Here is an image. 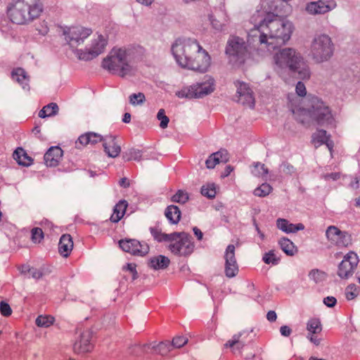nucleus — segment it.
Wrapping results in <instances>:
<instances>
[{
    "mask_svg": "<svg viewBox=\"0 0 360 360\" xmlns=\"http://www.w3.org/2000/svg\"><path fill=\"white\" fill-rule=\"evenodd\" d=\"M14 159L19 165L23 166H30L32 163V159L30 157L25 150L22 148H18L13 153Z\"/></svg>",
    "mask_w": 360,
    "mask_h": 360,
    "instance_id": "cd10ccee",
    "label": "nucleus"
},
{
    "mask_svg": "<svg viewBox=\"0 0 360 360\" xmlns=\"http://www.w3.org/2000/svg\"><path fill=\"white\" fill-rule=\"evenodd\" d=\"M266 318L269 321H275L277 316L274 311H269L266 314Z\"/></svg>",
    "mask_w": 360,
    "mask_h": 360,
    "instance_id": "bf43d9fd",
    "label": "nucleus"
},
{
    "mask_svg": "<svg viewBox=\"0 0 360 360\" xmlns=\"http://www.w3.org/2000/svg\"><path fill=\"white\" fill-rule=\"evenodd\" d=\"M165 216L172 224H177L181 219V212L176 205H169L165 210Z\"/></svg>",
    "mask_w": 360,
    "mask_h": 360,
    "instance_id": "c85d7f7f",
    "label": "nucleus"
},
{
    "mask_svg": "<svg viewBox=\"0 0 360 360\" xmlns=\"http://www.w3.org/2000/svg\"><path fill=\"white\" fill-rule=\"evenodd\" d=\"M239 342V338H233V340H229L225 345L226 348H233L236 344Z\"/></svg>",
    "mask_w": 360,
    "mask_h": 360,
    "instance_id": "4d7b16f0",
    "label": "nucleus"
},
{
    "mask_svg": "<svg viewBox=\"0 0 360 360\" xmlns=\"http://www.w3.org/2000/svg\"><path fill=\"white\" fill-rule=\"evenodd\" d=\"M309 360H326V359H319V358H317V357L311 356V357L309 358Z\"/></svg>",
    "mask_w": 360,
    "mask_h": 360,
    "instance_id": "774afa93",
    "label": "nucleus"
},
{
    "mask_svg": "<svg viewBox=\"0 0 360 360\" xmlns=\"http://www.w3.org/2000/svg\"><path fill=\"white\" fill-rule=\"evenodd\" d=\"M307 330L309 333V340L316 345H319L321 338L319 335L322 330V326L319 319L313 318L307 323Z\"/></svg>",
    "mask_w": 360,
    "mask_h": 360,
    "instance_id": "6ab92c4d",
    "label": "nucleus"
},
{
    "mask_svg": "<svg viewBox=\"0 0 360 360\" xmlns=\"http://www.w3.org/2000/svg\"><path fill=\"white\" fill-rule=\"evenodd\" d=\"M119 184L122 188H127L130 186V181L129 179L124 177L120 179Z\"/></svg>",
    "mask_w": 360,
    "mask_h": 360,
    "instance_id": "13d9d810",
    "label": "nucleus"
},
{
    "mask_svg": "<svg viewBox=\"0 0 360 360\" xmlns=\"http://www.w3.org/2000/svg\"><path fill=\"white\" fill-rule=\"evenodd\" d=\"M125 157L128 161L140 160L141 159L142 154L139 150L131 149L126 153Z\"/></svg>",
    "mask_w": 360,
    "mask_h": 360,
    "instance_id": "49530a36",
    "label": "nucleus"
},
{
    "mask_svg": "<svg viewBox=\"0 0 360 360\" xmlns=\"http://www.w3.org/2000/svg\"><path fill=\"white\" fill-rule=\"evenodd\" d=\"M236 87V98L237 101L244 105L250 107L253 106L255 103V98L253 92L248 84L237 81L235 83Z\"/></svg>",
    "mask_w": 360,
    "mask_h": 360,
    "instance_id": "dca6fc26",
    "label": "nucleus"
},
{
    "mask_svg": "<svg viewBox=\"0 0 360 360\" xmlns=\"http://www.w3.org/2000/svg\"><path fill=\"white\" fill-rule=\"evenodd\" d=\"M272 190L271 186L268 184H262L254 191V194L258 197L268 195Z\"/></svg>",
    "mask_w": 360,
    "mask_h": 360,
    "instance_id": "4c0bfd02",
    "label": "nucleus"
},
{
    "mask_svg": "<svg viewBox=\"0 0 360 360\" xmlns=\"http://www.w3.org/2000/svg\"><path fill=\"white\" fill-rule=\"evenodd\" d=\"M63 33L70 46L77 52V50L87 42L92 34V31L82 26H73L64 30Z\"/></svg>",
    "mask_w": 360,
    "mask_h": 360,
    "instance_id": "9d476101",
    "label": "nucleus"
},
{
    "mask_svg": "<svg viewBox=\"0 0 360 360\" xmlns=\"http://www.w3.org/2000/svg\"><path fill=\"white\" fill-rule=\"evenodd\" d=\"M151 234H152L153 237L154 238V239L159 243L169 242L170 244V243H172V241L174 238L173 233L171 234H167L165 233H162L161 231H158V229H154L151 230Z\"/></svg>",
    "mask_w": 360,
    "mask_h": 360,
    "instance_id": "473e14b6",
    "label": "nucleus"
},
{
    "mask_svg": "<svg viewBox=\"0 0 360 360\" xmlns=\"http://www.w3.org/2000/svg\"><path fill=\"white\" fill-rule=\"evenodd\" d=\"M32 240L35 243H40L44 239V232L41 229L35 227L32 229Z\"/></svg>",
    "mask_w": 360,
    "mask_h": 360,
    "instance_id": "37998d69",
    "label": "nucleus"
},
{
    "mask_svg": "<svg viewBox=\"0 0 360 360\" xmlns=\"http://www.w3.org/2000/svg\"><path fill=\"white\" fill-rule=\"evenodd\" d=\"M360 292V288L354 283L349 284L345 289V296L347 300L356 298Z\"/></svg>",
    "mask_w": 360,
    "mask_h": 360,
    "instance_id": "c9c22d12",
    "label": "nucleus"
},
{
    "mask_svg": "<svg viewBox=\"0 0 360 360\" xmlns=\"http://www.w3.org/2000/svg\"><path fill=\"white\" fill-rule=\"evenodd\" d=\"M127 207L128 203L126 200L119 201L114 207L113 212L110 218V221L116 223L121 220L125 214Z\"/></svg>",
    "mask_w": 360,
    "mask_h": 360,
    "instance_id": "a878e982",
    "label": "nucleus"
},
{
    "mask_svg": "<svg viewBox=\"0 0 360 360\" xmlns=\"http://www.w3.org/2000/svg\"><path fill=\"white\" fill-rule=\"evenodd\" d=\"M238 266L236 261L226 262L225 272L228 277H233L238 273Z\"/></svg>",
    "mask_w": 360,
    "mask_h": 360,
    "instance_id": "ea45409f",
    "label": "nucleus"
},
{
    "mask_svg": "<svg viewBox=\"0 0 360 360\" xmlns=\"http://www.w3.org/2000/svg\"><path fill=\"white\" fill-rule=\"evenodd\" d=\"M123 122L125 123H129L131 121V115L129 112H126L124 115Z\"/></svg>",
    "mask_w": 360,
    "mask_h": 360,
    "instance_id": "e2e57ef3",
    "label": "nucleus"
},
{
    "mask_svg": "<svg viewBox=\"0 0 360 360\" xmlns=\"http://www.w3.org/2000/svg\"><path fill=\"white\" fill-rule=\"evenodd\" d=\"M148 264L151 268L159 270L167 268L170 264V260L165 256L158 255L152 257Z\"/></svg>",
    "mask_w": 360,
    "mask_h": 360,
    "instance_id": "bb28decb",
    "label": "nucleus"
},
{
    "mask_svg": "<svg viewBox=\"0 0 360 360\" xmlns=\"http://www.w3.org/2000/svg\"><path fill=\"white\" fill-rule=\"evenodd\" d=\"M359 262L357 255L351 251L348 252L343 258L338 266V274L342 278H347L351 276Z\"/></svg>",
    "mask_w": 360,
    "mask_h": 360,
    "instance_id": "2eb2a0df",
    "label": "nucleus"
},
{
    "mask_svg": "<svg viewBox=\"0 0 360 360\" xmlns=\"http://www.w3.org/2000/svg\"><path fill=\"white\" fill-rule=\"evenodd\" d=\"M335 6L336 4L333 1L324 2L319 0L309 3L307 5L306 9L309 13L313 15L323 14L335 8Z\"/></svg>",
    "mask_w": 360,
    "mask_h": 360,
    "instance_id": "a211bd4d",
    "label": "nucleus"
},
{
    "mask_svg": "<svg viewBox=\"0 0 360 360\" xmlns=\"http://www.w3.org/2000/svg\"><path fill=\"white\" fill-rule=\"evenodd\" d=\"M330 141V136L327 134L326 131L325 130H317L315 133H314L311 136V143L316 148H319V146L326 144L329 150H332L331 143Z\"/></svg>",
    "mask_w": 360,
    "mask_h": 360,
    "instance_id": "4be33fe9",
    "label": "nucleus"
},
{
    "mask_svg": "<svg viewBox=\"0 0 360 360\" xmlns=\"http://www.w3.org/2000/svg\"><path fill=\"white\" fill-rule=\"evenodd\" d=\"M226 53L232 63L238 68L243 66L250 58V52L245 41L238 37H233L229 40Z\"/></svg>",
    "mask_w": 360,
    "mask_h": 360,
    "instance_id": "423d86ee",
    "label": "nucleus"
},
{
    "mask_svg": "<svg viewBox=\"0 0 360 360\" xmlns=\"http://www.w3.org/2000/svg\"><path fill=\"white\" fill-rule=\"evenodd\" d=\"M43 12L44 6L39 0L31 5L24 1L17 0L9 6L6 13L13 24L22 25L39 18Z\"/></svg>",
    "mask_w": 360,
    "mask_h": 360,
    "instance_id": "7ed1b4c3",
    "label": "nucleus"
},
{
    "mask_svg": "<svg viewBox=\"0 0 360 360\" xmlns=\"http://www.w3.org/2000/svg\"><path fill=\"white\" fill-rule=\"evenodd\" d=\"M279 244L282 250L289 256H293L297 252V248L294 245L293 243L288 238H282Z\"/></svg>",
    "mask_w": 360,
    "mask_h": 360,
    "instance_id": "c756f323",
    "label": "nucleus"
},
{
    "mask_svg": "<svg viewBox=\"0 0 360 360\" xmlns=\"http://www.w3.org/2000/svg\"><path fill=\"white\" fill-rule=\"evenodd\" d=\"M229 154L226 150H219L211 154L205 162L208 169H213L217 165L226 163L229 161Z\"/></svg>",
    "mask_w": 360,
    "mask_h": 360,
    "instance_id": "412c9836",
    "label": "nucleus"
},
{
    "mask_svg": "<svg viewBox=\"0 0 360 360\" xmlns=\"http://www.w3.org/2000/svg\"><path fill=\"white\" fill-rule=\"evenodd\" d=\"M107 39L101 34H91L87 42L77 50L79 59L91 60L103 53L107 46Z\"/></svg>",
    "mask_w": 360,
    "mask_h": 360,
    "instance_id": "0eeeda50",
    "label": "nucleus"
},
{
    "mask_svg": "<svg viewBox=\"0 0 360 360\" xmlns=\"http://www.w3.org/2000/svg\"><path fill=\"white\" fill-rule=\"evenodd\" d=\"M0 312L4 316H9L12 314V309L8 303L1 301L0 302Z\"/></svg>",
    "mask_w": 360,
    "mask_h": 360,
    "instance_id": "8fccbe9b",
    "label": "nucleus"
},
{
    "mask_svg": "<svg viewBox=\"0 0 360 360\" xmlns=\"http://www.w3.org/2000/svg\"><path fill=\"white\" fill-rule=\"evenodd\" d=\"M303 111L307 112L309 116L319 125L327 124L332 118L328 107L319 101L313 104L311 108L307 110H303Z\"/></svg>",
    "mask_w": 360,
    "mask_h": 360,
    "instance_id": "ddd939ff",
    "label": "nucleus"
},
{
    "mask_svg": "<svg viewBox=\"0 0 360 360\" xmlns=\"http://www.w3.org/2000/svg\"><path fill=\"white\" fill-rule=\"evenodd\" d=\"M102 138L100 135L95 133H87L82 135L79 138V141L82 145H87L89 143H96L101 141Z\"/></svg>",
    "mask_w": 360,
    "mask_h": 360,
    "instance_id": "7c9ffc66",
    "label": "nucleus"
},
{
    "mask_svg": "<svg viewBox=\"0 0 360 360\" xmlns=\"http://www.w3.org/2000/svg\"><path fill=\"white\" fill-rule=\"evenodd\" d=\"M201 193L208 198H214L217 194L215 185L214 184H207L202 186L201 188Z\"/></svg>",
    "mask_w": 360,
    "mask_h": 360,
    "instance_id": "e433bc0d",
    "label": "nucleus"
},
{
    "mask_svg": "<svg viewBox=\"0 0 360 360\" xmlns=\"http://www.w3.org/2000/svg\"><path fill=\"white\" fill-rule=\"evenodd\" d=\"M139 2H141L143 4H150L153 0H138Z\"/></svg>",
    "mask_w": 360,
    "mask_h": 360,
    "instance_id": "338daca9",
    "label": "nucleus"
},
{
    "mask_svg": "<svg viewBox=\"0 0 360 360\" xmlns=\"http://www.w3.org/2000/svg\"><path fill=\"white\" fill-rule=\"evenodd\" d=\"M126 269L134 274L136 272V264H127Z\"/></svg>",
    "mask_w": 360,
    "mask_h": 360,
    "instance_id": "680f3d73",
    "label": "nucleus"
},
{
    "mask_svg": "<svg viewBox=\"0 0 360 360\" xmlns=\"http://www.w3.org/2000/svg\"><path fill=\"white\" fill-rule=\"evenodd\" d=\"M281 333L285 337H288L291 333V329L288 326H283L281 327Z\"/></svg>",
    "mask_w": 360,
    "mask_h": 360,
    "instance_id": "6e6d98bb",
    "label": "nucleus"
},
{
    "mask_svg": "<svg viewBox=\"0 0 360 360\" xmlns=\"http://www.w3.org/2000/svg\"><path fill=\"white\" fill-rule=\"evenodd\" d=\"M252 173L255 176L258 177L266 176L269 173L268 168L265 167L264 164L257 162L254 165V169L252 170Z\"/></svg>",
    "mask_w": 360,
    "mask_h": 360,
    "instance_id": "a19ab883",
    "label": "nucleus"
},
{
    "mask_svg": "<svg viewBox=\"0 0 360 360\" xmlns=\"http://www.w3.org/2000/svg\"><path fill=\"white\" fill-rule=\"evenodd\" d=\"M101 66L112 74L124 77L129 67L126 51L120 48L112 49L108 56L103 59Z\"/></svg>",
    "mask_w": 360,
    "mask_h": 360,
    "instance_id": "39448f33",
    "label": "nucleus"
},
{
    "mask_svg": "<svg viewBox=\"0 0 360 360\" xmlns=\"http://www.w3.org/2000/svg\"><path fill=\"white\" fill-rule=\"evenodd\" d=\"M122 250L135 256L143 257L149 252V246L135 239H122L119 241Z\"/></svg>",
    "mask_w": 360,
    "mask_h": 360,
    "instance_id": "4468645a",
    "label": "nucleus"
},
{
    "mask_svg": "<svg viewBox=\"0 0 360 360\" xmlns=\"http://www.w3.org/2000/svg\"><path fill=\"white\" fill-rule=\"evenodd\" d=\"M214 90V81L208 77L204 82L197 83L179 92V96L186 98H198L206 96Z\"/></svg>",
    "mask_w": 360,
    "mask_h": 360,
    "instance_id": "9b49d317",
    "label": "nucleus"
},
{
    "mask_svg": "<svg viewBox=\"0 0 360 360\" xmlns=\"http://www.w3.org/2000/svg\"><path fill=\"white\" fill-rule=\"evenodd\" d=\"M353 209L360 210V197L358 199H356V202L354 205Z\"/></svg>",
    "mask_w": 360,
    "mask_h": 360,
    "instance_id": "0e129e2a",
    "label": "nucleus"
},
{
    "mask_svg": "<svg viewBox=\"0 0 360 360\" xmlns=\"http://www.w3.org/2000/svg\"><path fill=\"white\" fill-rule=\"evenodd\" d=\"M340 177V173H331V174H326L324 176V179L326 180V181H330V180H337V179H339Z\"/></svg>",
    "mask_w": 360,
    "mask_h": 360,
    "instance_id": "5fc2aeb1",
    "label": "nucleus"
},
{
    "mask_svg": "<svg viewBox=\"0 0 360 360\" xmlns=\"http://www.w3.org/2000/svg\"><path fill=\"white\" fill-rule=\"evenodd\" d=\"M173 240L169 245V250L176 256L188 257L195 250V243L190 234L184 231L174 232Z\"/></svg>",
    "mask_w": 360,
    "mask_h": 360,
    "instance_id": "6e6552de",
    "label": "nucleus"
},
{
    "mask_svg": "<svg viewBox=\"0 0 360 360\" xmlns=\"http://www.w3.org/2000/svg\"><path fill=\"white\" fill-rule=\"evenodd\" d=\"M79 333V339L74 345V350L77 354L89 352L93 348L91 344L92 333L89 329H77Z\"/></svg>",
    "mask_w": 360,
    "mask_h": 360,
    "instance_id": "f3484780",
    "label": "nucleus"
},
{
    "mask_svg": "<svg viewBox=\"0 0 360 360\" xmlns=\"http://www.w3.org/2000/svg\"><path fill=\"white\" fill-rule=\"evenodd\" d=\"M55 318L51 315H40L36 319V324L38 327L48 328L53 325Z\"/></svg>",
    "mask_w": 360,
    "mask_h": 360,
    "instance_id": "72a5a7b5",
    "label": "nucleus"
},
{
    "mask_svg": "<svg viewBox=\"0 0 360 360\" xmlns=\"http://www.w3.org/2000/svg\"><path fill=\"white\" fill-rule=\"evenodd\" d=\"M158 119L160 121V127L162 129L167 127L169 123V117L166 115L164 109H160L157 115Z\"/></svg>",
    "mask_w": 360,
    "mask_h": 360,
    "instance_id": "a18cd8bd",
    "label": "nucleus"
},
{
    "mask_svg": "<svg viewBox=\"0 0 360 360\" xmlns=\"http://www.w3.org/2000/svg\"><path fill=\"white\" fill-rule=\"evenodd\" d=\"M235 249H236V245H228V247L226 250L225 256H224L226 262H230L232 261H236Z\"/></svg>",
    "mask_w": 360,
    "mask_h": 360,
    "instance_id": "de8ad7c7",
    "label": "nucleus"
},
{
    "mask_svg": "<svg viewBox=\"0 0 360 360\" xmlns=\"http://www.w3.org/2000/svg\"><path fill=\"white\" fill-rule=\"evenodd\" d=\"M323 302L326 306L333 307L336 304V299L334 297H327L324 298Z\"/></svg>",
    "mask_w": 360,
    "mask_h": 360,
    "instance_id": "864d4df0",
    "label": "nucleus"
},
{
    "mask_svg": "<svg viewBox=\"0 0 360 360\" xmlns=\"http://www.w3.org/2000/svg\"><path fill=\"white\" fill-rule=\"evenodd\" d=\"M296 93L300 96L303 97V96H306V94H307L306 87H305V85L302 82H297V84L296 85Z\"/></svg>",
    "mask_w": 360,
    "mask_h": 360,
    "instance_id": "3c124183",
    "label": "nucleus"
},
{
    "mask_svg": "<svg viewBox=\"0 0 360 360\" xmlns=\"http://www.w3.org/2000/svg\"><path fill=\"white\" fill-rule=\"evenodd\" d=\"M310 49L314 59L318 63L328 60L334 52L332 40L326 34L316 36L311 42Z\"/></svg>",
    "mask_w": 360,
    "mask_h": 360,
    "instance_id": "1a4fd4ad",
    "label": "nucleus"
},
{
    "mask_svg": "<svg viewBox=\"0 0 360 360\" xmlns=\"http://www.w3.org/2000/svg\"><path fill=\"white\" fill-rule=\"evenodd\" d=\"M32 132L34 134H39L40 133V127L36 126L32 129Z\"/></svg>",
    "mask_w": 360,
    "mask_h": 360,
    "instance_id": "69168bd1",
    "label": "nucleus"
},
{
    "mask_svg": "<svg viewBox=\"0 0 360 360\" xmlns=\"http://www.w3.org/2000/svg\"><path fill=\"white\" fill-rule=\"evenodd\" d=\"M63 150L58 146L51 147L44 155L45 164L48 167H56L62 160Z\"/></svg>",
    "mask_w": 360,
    "mask_h": 360,
    "instance_id": "aec40b11",
    "label": "nucleus"
},
{
    "mask_svg": "<svg viewBox=\"0 0 360 360\" xmlns=\"http://www.w3.org/2000/svg\"><path fill=\"white\" fill-rule=\"evenodd\" d=\"M188 194L183 190H179L172 197V201L174 202L184 204L188 200Z\"/></svg>",
    "mask_w": 360,
    "mask_h": 360,
    "instance_id": "58836bf2",
    "label": "nucleus"
},
{
    "mask_svg": "<svg viewBox=\"0 0 360 360\" xmlns=\"http://www.w3.org/2000/svg\"><path fill=\"white\" fill-rule=\"evenodd\" d=\"M187 342L188 338L182 335L176 336L172 340L173 346L177 348L184 346Z\"/></svg>",
    "mask_w": 360,
    "mask_h": 360,
    "instance_id": "09e8293b",
    "label": "nucleus"
},
{
    "mask_svg": "<svg viewBox=\"0 0 360 360\" xmlns=\"http://www.w3.org/2000/svg\"><path fill=\"white\" fill-rule=\"evenodd\" d=\"M263 261L266 264H276L278 263V258L276 257L274 250H270L264 255Z\"/></svg>",
    "mask_w": 360,
    "mask_h": 360,
    "instance_id": "79ce46f5",
    "label": "nucleus"
},
{
    "mask_svg": "<svg viewBox=\"0 0 360 360\" xmlns=\"http://www.w3.org/2000/svg\"><path fill=\"white\" fill-rule=\"evenodd\" d=\"M176 63L184 68L206 72L211 65V57L197 40H177L172 47Z\"/></svg>",
    "mask_w": 360,
    "mask_h": 360,
    "instance_id": "f03ea898",
    "label": "nucleus"
},
{
    "mask_svg": "<svg viewBox=\"0 0 360 360\" xmlns=\"http://www.w3.org/2000/svg\"><path fill=\"white\" fill-rule=\"evenodd\" d=\"M275 63L280 68H288L293 72H297L302 79L310 78L308 66L304 61L301 53L295 49L286 47L280 49L274 55Z\"/></svg>",
    "mask_w": 360,
    "mask_h": 360,
    "instance_id": "20e7f679",
    "label": "nucleus"
},
{
    "mask_svg": "<svg viewBox=\"0 0 360 360\" xmlns=\"http://www.w3.org/2000/svg\"><path fill=\"white\" fill-rule=\"evenodd\" d=\"M58 111V107L56 103H51L45 105L39 112L40 117L44 118L50 117L57 114Z\"/></svg>",
    "mask_w": 360,
    "mask_h": 360,
    "instance_id": "2f4dec72",
    "label": "nucleus"
},
{
    "mask_svg": "<svg viewBox=\"0 0 360 360\" xmlns=\"http://www.w3.org/2000/svg\"><path fill=\"white\" fill-rule=\"evenodd\" d=\"M146 100L145 95L143 93L133 94L129 96V101L132 105H139L143 103Z\"/></svg>",
    "mask_w": 360,
    "mask_h": 360,
    "instance_id": "c03bdc74",
    "label": "nucleus"
},
{
    "mask_svg": "<svg viewBox=\"0 0 360 360\" xmlns=\"http://www.w3.org/2000/svg\"><path fill=\"white\" fill-rule=\"evenodd\" d=\"M233 170V167L231 165H226L224 170L219 172L221 178H225L228 176Z\"/></svg>",
    "mask_w": 360,
    "mask_h": 360,
    "instance_id": "603ef678",
    "label": "nucleus"
},
{
    "mask_svg": "<svg viewBox=\"0 0 360 360\" xmlns=\"http://www.w3.org/2000/svg\"><path fill=\"white\" fill-rule=\"evenodd\" d=\"M11 77L13 79L17 81L18 83H23L27 79L28 76L27 75L24 69L21 68H14L11 72Z\"/></svg>",
    "mask_w": 360,
    "mask_h": 360,
    "instance_id": "f704fd0d",
    "label": "nucleus"
},
{
    "mask_svg": "<svg viewBox=\"0 0 360 360\" xmlns=\"http://www.w3.org/2000/svg\"><path fill=\"white\" fill-rule=\"evenodd\" d=\"M277 227L285 233H295L303 230L304 226L302 224H293L285 219L279 218L276 221Z\"/></svg>",
    "mask_w": 360,
    "mask_h": 360,
    "instance_id": "b1692460",
    "label": "nucleus"
},
{
    "mask_svg": "<svg viewBox=\"0 0 360 360\" xmlns=\"http://www.w3.org/2000/svg\"><path fill=\"white\" fill-rule=\"evenodd\" d=\"M103 146L105 151L110 157L115 158L120 153L121 148L113 137L106 138L104 141Z\"/></svg>",
    "mask_w": 360,
    "mask_h": 360,
    "instance_id": "393cba45",
    "label": "nucleus"
},
{
    "mask_svg": "<svg viewBox=\"0 0 360 360\" xmlns=\"http://www.w3.org/2000/svg\"><path fill=\"white\" fill-rule=\"evenodd\" d=\"M73 248V241L69 234H64L61 236L59 244L58 251L63 257H68Z\"/></svg>",
    "mask_w": 360,
    "mask_h": 360,
    "instance_id": "5701e85b",
    "label": "nucleus"
},
{
    "mask_svg": "<svg viewBox=\"0 0 360 360\" xmlns=\"http://www.w3.org/2000/svg\"><path fill=\"white\" fill-rule=\"evenodd\" d=\"M193 230L198 240H201L203 237L202 232L197 227H194Z\"/></svg>",
    "mask_w": 360,
    "mask_h": 360,
    "instance_id": "052dcab7",
    "label": "nucleus"
},
{
    "mask_svg": "<svg viewBox=\"0 0 360 360\" xmlns=\"http://www.w3.org/2000/svg\"><path fill=\"white\" fill-rule=\"evenodd\" d=\"M326 235L331 246L346 248L352 245L351 236L347 232L341 231L337 226H330L328 227Z\"/></svg>",
    "mask_w": 360,
    "mask_h": 360,
    "instance_id": "f8f14e48",
    "label": "nucleus"
},
{
    "mask_svg": "<svg viewBox=\"0 0 360 360\" xmlns=\"http://www.w3.org/2000/svg\"><path fill=\"white\" fill-rule=\"evenodd\" d=\"M259 28L266 30L259 36L261 49H275L288 41L293 32V25L285 17L274 12L264 11L263 19L259 22Z\"/></svg>",
    "mask_w": 360,
    "mask_h": 360,
    "instance_id": "f257e3e1",
    "label": "nucleus"
}]
</instances>
